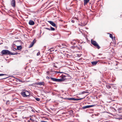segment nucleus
I'll use <instances>...</instances> for the list:
<instances>
[{
	"label": "nucleus",
	"instance_id": "nucleus-1",
	"mask_svg": "<svg viewBox=\"0 0 122 122\" xmlns=\"http://www.w3.org/2000/svg\"><path fill=\"white\" fill-rule=\"evenodd\" d=\"M2 55H15L18 54L17 52L13 53L11 52H10L9 51L7 50H2L1 52Z\"/></svg>",
	"mask_w": 122,
	"mask_h": 122
},
{
	"label": "nucleus",
	"instance_id": "nucleus-2",
	"mask_svg": "<svg viewBox=\"0 0 122 122\" xmlns=\"http://www.w3.org/2000/svg\"><path fill=\"white\" fill-rule=\"evenodd\" d=\"M21 94L24 97H27L30 95L29 92L27 91H22L21 92Z\"/></svg>",
	"mask_w": 122,
	"mask_h": 122
},
{
	"label": "nucleus",
	"instance_id": "nucleus-3",
	"mask_svg": "<svg viewBox=\"0 0 122 122\" xmlns=\"http://www.w3.org/2000/svg\"><path fill=\"white\" fill-rule=\"evenodd\" d=\"M91 43L94 46L97 47L98 49H99L100 48V47L95 41L92 40H91Z\"/></svg>",
	"mask_w": 122,
	"mask_h": 122
},
{
	"label": "nucleus",
	"instance_id": "nucleus-4",
	"mask_svg": "<svg viewBox=\"0 0 122 122\" xmlns=\"http://www.w3.org/2000/svg\"><path fill=\"white\" fill-rule=\"evenodd\" d=\"M83 99V98L77 99L74 98L73 97H72V98H65L64 99H65L66 100H71V101H77V100H81Z\"/></svg>",
	"mask_w": 122,
	"mask_h": 122
},
{
	"label": "nucleus",
	"instance_id": "nucleus-5",
	"mask_svg": "<svg viewBox=\"0 0 122 122\" xmlns=\"http://www.w3.org/2000/svg\"><path fill=\"white\" fill-rule=\"evenodd\" d=\"M66 79L65 76H62L61 78L60 79H57L56 82H61L62 81H64Z\"/></svg>",
	"mask_w": 122,
	"mask_h": 122
},
{
	"label": "nucleus",
	"instance_id": "nucleus-6",
	"mask_svg": "<svg viewBox=\"0 0 122 122\" xmlns=\"http://www.w3.org/2000/svg\"><path fill=\"white\" fill-rule=\"evenodd\" d=\"M94 105H87L83 107H82V108L83 109H85L87 108H88L94 107Z\"/></svg>",
	"mask_w": 122,
	"mask_h": 122
},
{
	"label": "nucleus",
	"instance_id": "nucleus-7",
	"mask_svg": "<svg viewBox=\"0 0 122 122\" xmlns=\"http://www.w3.org/2000/svg\"><path fill=\"white\" fill-rule=\"evenodd\" d=\"M36 84L37 85H39L40 86L41 85L44 86L45 83L44 82H40L38 83H36Z\"/></svg>",
	"mask_w": 122,
	"mask_h": 122
},
{
	"label": "nucleus",
	"instance_id": "nucleus-8",
	"mask_svg": "<svg viewBox=\"0 0 122 122\" xmlns=\"http://www.w3.org/2000/svg\"><path fill=\"white\" fill-rule=\"evenodd\" d=\"M11 4L12 6L14 7L15 5V0H12Z\"/></svg>",
	"mask_w": 122,
	"mask_h": 122
},
{
	"label": "nucleus",
	"instance_id": "nucleus-9",
	"mask_svg": "<svg viewBox=\"0 0 122 122\" xmlns=\"http://www.w3.org/2000/svg\"><path fill=\"white\" fill-rule=\"evenodd\" d=\"M48 22H49L51 25L54 27H56V25L55 23L51 21H48Z\"/></svg>",
	"mask_w": 122,
	"mask_h": 122
},
{
	"label": "nucleus",
	"instance_id": "nucleus-10",
	"mask_svg": "<svg viewBox=\"0 0 122 122\" xmlns=\"http://www.w3.org/2000/svg\"><path fill=\"white\" fill-rule=\"evenodd\" d=\"M29 23L30 25H33L34 24L35 22L33 21L30 20L29 22Z\"/></svg>",
	"mask_w": 122,
	"mask_h": 122
},
{
	"label": "nucleus",
	"instance_id": "nucleus-11",
	"mask_svg": "<svg viewBox=\"0 0 122 122\" xmlns=\"http://www.w3.org/2000/svg\"><path fill=\"white\" fill-rule=\"evenodd\" d=\"M98 61H92L91 63L92 65L93 66H95L98 63Z\"/></svg>",
	"mask_w": 122,
	"mask_h": 122
},
{
	"label": "nucleus",
	"instance_id": "nucleus-12",
	"mask_svg": "<svg viewBox=\"0 0 122 122\" xmlns=\"http://www.w3.org/2000/svg\"><path fill=\"white\" fill-rule=\"evenodd\" d=\"M89 0H84V5H85L89 2Z\"/></svg>",
	"mask_w": 122,
	"mask_h": 122
},
{
	"label": "nucleus",
	"instance_id": "nucleus-13",
	"mask_svg": "<svg viewBox=\"0 0 122 122\" xmlns=\"http://www.w3.org/2000/svg\"><path fill=\"white\" fill-rule=\"evenodd\" d=\"M65 98H61L59 99V101L60 102H62L64 101V100H64L66 99H64Z\"/></svg>",
	"mask_w": 122,
	"mask_h": 122
},
{
	"label": "nucleus",
	"instance_id": "nucleus-14",
	"mask_svg": "<svg viewBox=\"0 0 122 122\" xmlns=\"http://www.w3.org/2000/svg\"><path fill=\"white\" fill-rule=\"evenodd\" d=\"M22 48V46H17V49L18 50H20Z\"/></svg>",
	"mask_w": 122,
	"mask_h": 122
},
{
	"label": "nucleus",
	"instance_id": "nucleus-15",
	"mask_svg": "<svg viewBox=\"0 0 122 122\" xmlns=\"http://www.w3.org/2000/svg\"><path fill=\"white\" fill-rule=\"evenodd\" d=\"M50 79L51 80L54 81H55L56 82L57 81V79L56 78H55L52 77H51L50 78Z\"/></svg>",
	"mask_w": 122,
	"mask_h": 122
},
{
	"label": "nucleus",
	"instance_id": "nucleus-16",
	"mask_svg": "<svg viewBox=\"0 0 122 122\" xmlns=\"http://www.w3.org/2000/svg\"><path fill=\"white\" fill-rule=\"evenodd\" d=\"M106 87L108 89H109L111 88V86L110 85H106Z\"/></svg>",
	"mask_w": 122,
	"mask_h": 122
},
{
	"label": "nucleus",
	"instance_id": "nucleus-17",
	"mask_svg": "<svg viewBox=\"0 0 122 122\" xmlns=\"http://www.w3.org/2000/svg\"><path fill=\"white\" fill-rule=\"evenodd\" d=\"M33 45H34V44H33V43H31L30 44V45H29V48H30V47H32L33 46Z\"/></svg>",
	"mask_w": 122,
	"mask_h": 122
},
{
	"label": "nucleus",
	"instance_id": "nucleus-18",
	"mask_svg": "<svg viewBox=\"0 0 122 122\" xmlns=\"http://www.w3.org/2000/svg\"><path fill=\"white\" fill-rule=\"evenodd\" d=\"M55 30V29L52 27H51L50 28V30Z\"/></svg>",
	"mask_w": 122,
	"mask_h": 122
},
{
	"label": "nucleus",
	"instance_id": "nucleus-19",
	"mask_svg": "<svg viewBox=\"0 0 122 122\" xmlns=\"http://www.w3.org/2000/svg\"><path fill=\"white\" fill-rule=\"evenodd\" d=\"M54 49L53 48H51L50 49H49V50L50 51L52 52L54 51Z\"/></svg>",
	"mask_w": 122,
	"mask_h": 122
},
{
	"label": "nucleus",
	"instance_id": "nucleus-20",
	"mask_svg": "<svg viewBox=\"0 0 122 122\" xmlns=\"http://www.w3.org/2000/svg\"><path fill=\"white\" fill-rule=\"evenodd\" d=\"M110 34L109 36L110 37L112 38V39H113V37L112 35L110 34Z\"/></svg>",
	"mask_w": 122,
	"mask_h": 122
},
{
	"label": "nucleus",
	"instance_id": "nucleus-21",
	"mask_svg": "<svg viewBox=\"0 0 122 122\" xmlns=\"http://www.w3.org/2000/svg\"><path fill=\"white\" fill-rule=\"evenodd\" d=\"M36 100L37 101H39L40 100V98H36Z\"/></svg>",
	"mask_w": 122,
	"mask_h": 122
},
{
	"label": "nucleus",
	"instance_id": "nucleus-22",
	"mask_svg": "<svg viewBox=\"0 0 122 122\" xmlns=\"http://www.w3.org/2000/svg\"><path fill=\"white\" fill-rule=\"evenodd\" d=\"M36 40L35 39H34L33 41L31 42L32 43H33V44H34V43H35L36 42Z\"/></svg>",
	"mask_w": 122,
	"mask_h": 122
},
{
	"label": "nucleus",
	"instance_id": "nucleus-23",
	"mask_svg": "<svg viewBox=\"0 0 122 122\" xmlns=\"http://www.w3.org/2000/svg\"><path fill=\"white\" fill-rule=\"evenodd\" d=\"M36 40L35 39H34L33 41L31 42L32 43H33V44H34V43H35L36 42Z\"/></svg>",
	"mask_w": 122,
	"mask_h": 122
},
{
	"label": "nucleus",
	"instance_id": "nucleus-24",
	"mask_svg": "<svg viewBox=\"0 0 122 122\" xmlns=\"http://www.w3.org/2000/svg\"><path fill=\"white\" fill-rule=\"evenodd\" d=\"M9 102L10 101L9 100H7L6 103V104L7 105L9 104Z\"/></svg>",
	"mask_w": 122,
	"mask_h": 122
},
{
	"label": "nucleus",
	"instance_id": "nucleus-25",
	"mask_svg": "<svg viewBox=\"0 0 122 122\" xmlns=\"http://www.w3.org/2000/svg\"><path fill=\"white\" fill-rule=\"evenodd\" d=\"M6 75L5 74H0V76H3L4 75Z\"/></svg>",
	"mask_w": 122,
	"mask_h": 122
},
{
	"label": "nucleus",
	"instance_id": "nucleus-26",
	"mask_svg": "<svg viewBox=\"0 0 122 122\" xmlns=\"http://www.w3.org/2000/svg\"><path fill=\"white\" fill-rule=\"evenodd\" d=\"M85 93H88V92H82V93L83 94H84Z\"/></svg>",
	"mask_w": 122,
	"mask_h": 122
},
{
	"label": "nucleus",
	"instance_id": "nucleus-27",
	"mask_svg": "<svg viewBox=\"0 0 122 122\" xmlns=\"http://www.w3.org/2000/svg\"><path fill=\"white\" fill-rule=\"evenodd\" d=\"M40 54V53L39 52H38L37 54V56H38Z\"/></svg>",
	"mask_w": 122,
	"mask_h": 122
},
{
	"label": "nucleus",
	"instance_id": "nucleus-28",
	"mask_svg": "<svg viewBox=\"0 0 122 122\" xmlns=\"http://www.w3.org/2000/svg\"><path fill=\"white\" fill-rule=\"evenodd\" d=\"M45 28L46 29H47V30H50V28Z\"/></svg>",
	"mask_w": 122,
	"mask_h": 122
},
{
	"label": "nucleus",
	"instance_id": "nucleus-29",
	"mask_svg": "<svg viewBox=\"0 0 122 122\" xmlns=\"http://www.w3.org/2000/svg\"><path fill=\"white\" fill-rule=\"evenodd\" d=\"M46 78L47 79H50L49 77L48 76H47L46 77Z\"/></svg>",
	"mask_w": 122,
	"mask_h": 122
},
{
	"label": "nucleus",
	"instance_id": "nucleus-30",
	"mask_svg": "<svg viewBox=\"0 0 122 122\" xmlns=\"http://www.w3.org/2000/svg\"><path fill=\"white\" fill-rule=\"evenodd\" d=\"M56 72L58 73H63L62 72Z\"/></svg>",
	"mask_w": 122,
	"mask_h": 122
},
{
	"label": "nucleus",
	"instance_id": "nucleus-31",
	"mask_svg": "<svg viewBox=\"0 0 122 122\" xmlns=\"http://www.w3.org/2000/svg\"><path fill=\"white\" fill-rule=\"evenodd\" d=\"M71 21L72 23H74L75 22L73 20H72Z\"/></svg>",
	"mask_w": 122,
	"mask_h": 122
},
{
	"label": "nucleus",
	"instance_id": "nucleus-32",
	"mask_svg": "<svg viewBox=\"0 0 122 122\" xmlns=\"http://www.w3.org/2000/svg\"><path fill=\"white\" fill-rule=\"evenodd\" d=\"M118 110H119H119H121L120 108H118Z\"/></svg>",
	"mask_w": 122,
	"mask_h": 122
},
{
	"label": "nucleus",
	"instance_id": "nucleus-33",
	"mask_svg": "<svg viewBox=\"0 0 122 122\" xmlns=\"http://www.w3.org/2000/svg\"><path fill=\"white\" fill-rule=\"evenodd\" d=\"M120 108H121V110H122V107H121Z\"/></svg>",
	"mask_w": 122,
	"mask_h": 122
},
{
	"label": "nucleus",
	"instance_id": "nucleus-34",
	"mask_svg": "<svg viewBox=\"0 0 122 122\" xmlns=\"http://www.w3.org/2000/svg\"><path fill=\"white\" fill-rule=\"evenodd\" d=\"M30 120H32V119L31 118H30Z\"/></svg>",
	"mask_w": 122,
	"mask_h": 122
},
{
	"label": "nucleus",
	"instance_id": "nucleus-35",
	"mask_svg": "<svg viewBox=\"0 0 122 122\" xmlns=\"http://www.w3.org/2000/svg\"><path fill=\"white\" fill-rule=\"evenodd\" d=\"M3 78V79H5L6 78Z\"/></svg>",
	"mask_w": 122,
	"mask_h": 122
},
{
	"label": "nucleus",
	"instance_id": "nucleus-36",
	"mask_svg": "<svg viewBox=\"0 0 122 122\" xmlns=\"http://www.w3.org/2000/svg\"><path fill=\"white\" fill-rule=\"evenodd\" d=\"M27 122H30L29 121H28Z\"/></svg>",
	"mask_w": 122,
	"mask_h": 122
},
{
	"label": "nucleus",
	"instance_id": "nucleus-37",
	"mask_svg": "<svg viewBox=\"0 0 122 122\" xmlns=\"http://www.w3.org/2000/svg\"><path fill=\"white\" fill-rule=\"evenodd\" d=\"M83 42H81V44H82V43Z\"/></svg>",
	"mask_w": 122,
	"mask_h": 122
},
{
	"label": "nucleus",
	"instance_id": "nucleus-38",
	"mask_svg": "<svg viewBox=\"0 0 122 122\" xmlns=\"http://www.w3.org/2000/svg\"><path fill=\"white\" fill-rule=\"evenodd\" d=\"M100 55V54H99V55Z\"/></svg>",
	"mask_w": 122,
	"mask_h": 122
},
{
	"label": "nucleus",
	"instance_id": "nucleus-39",
	"mask_svg": "<svg viewBox=\"0 0 122 122\" xmlns=\"http://www.w3.org/2000/svg\"><path fill=\"white\" fill-rule=\"evenodd\" d=\"M114 109L115 110V109L114 108Z\"/></svg>",
	"mask_w": 122,
	"mask_h": 122
},
{
	"label": "nucleus",
	"instance_id": "nucleus-40",
	"mask_svg": "<svg viewBox=\"0 0 122 122\" xmlns=\"http://www.w3.org/2000/svg\"><path fill=\"white\" fill-rule=\"evenodd\" d=\"M61 58V56L60 58Z\"/></svg>",
	"mask_w": 122,
	"mask_h": 122
}]
</instances>
